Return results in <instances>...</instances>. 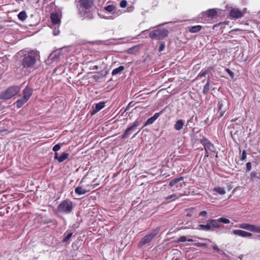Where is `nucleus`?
<instances>
[{
  "instance_id": "f257e3e1",
  "label": "nucleus",
  "mask_w": 260,
  "mask_h": 260,
  "mask_svg": "<svg viewBox=\"0 0 260 260\" xmlns=\"http://www.w3.org/2000/svg\"><path fill=\"white\" fill-rule=\"evenodd\" d=\"M93 6L92 0H78V7L79 13L84 17H90V14L87 12Z\"/></svg>"
},
{
  "instance_id": "f03ea898",
  "label": "nucleus",
  "mask_w": 260,
  "mask_h": 260,
  "mask_svg": "<svg viewBox=\"0 0 260 260\" xmlns=\"http://www.w3.org/2000/svg\"><path fill=\"white\" fill-rule=\"evenodd\" d=\"M200 143L204 147L205 151L204 158L209 156H214L215 154H216V157H217V153L216 152L215 147L208 140L205 138L200 139Z\"/></svg>"
},
{
  "instance_id": "7ed1b4c3",
  "label": "nucleus",
  "mask_w": 260,
  "mask_h": 260,
  "mask_svg": "<svg viewBox=\"0 0 260 260\" xmlns=\"http://www.w3.org/2000/svg\"><path fill=\"white\" fill-rule=\"evenodd\" d=\"M38 56V52L37 51L29 52L27 55L24 56L22 61L23 67L28 68L32 67L35 63Z\"/></svg>"
},
{
  "instance_id": "20e7f679",
  "label": "nucleus",
  "mask_w": 260,
  "mask_h": 260,
  "mask_svg": "<svg viewBox=\"0 0 260 260\" xmlns=\"http://www.w3.org/2000/svg\"><path fill=\"white\" fill-rule=\"evenodd\" d=\"M20 91L19 86H11L6 90L0 92V99L8 100L17 94Z\"/></svg>"
},
{
  "instance_id": "39448f33",
  "label": "nucleus",
  "mask_w": 260,
  "mask_h": 260,
  "mask_svg": "<svg viewBox=\"0 0 260 260\" xmlns=\"http://www.w3.org/2000/svg\"><path fill=\"white\" fill-rule=\"evenodd\" d=\"M57 210L59 213L69 214L73 210V203L69 200L63 201L58 205Z\"/></svg>"
},
{
  "instance_id": "423d86ee",
  "label": "nucleus",
  "mask_w": 260,
  "mask_h": 260,
  "mask_svg": "<svg viewBox=\"0 0 260 260\" xmlns=\"http://www.w3.org/2000/svg\"><path fill=\"white\" fill-rule=\"evenodd\" d=\"M169 35V31L166 29H156L149 32V37L152 39L162 40Z\"/></svg>"
},
{
  "instance_id": "0eeeda50",
  "label": "nucleus",
  "mask_w": 260,
  "mask_h": 260,
  "mask_svg": "<svg viewBox=\"0 0 260 260\" xmlns=\"http://www.w3.org/2000/svg\"><path fill=\"white\" fill-rule=\"evenodd\" d=\"M158 229L153 230L150 234L145 236L140 242L139 244L140 245H143L149 243L152 239L158 234Z\"/></svg>"
},
{
  "instance_id": "6e6552de",
  "label": "nucleus",
  "mask_w": 260,
  "mask_h": 260,
  "mask_svg": "<svg viewBox=\"0 0 260 260\" xmlns=\"http://www.w3.org/2000/svg\"><path fill=\"white\" fill-rule=\"evenodd\" d=\"M141 121L136 120L133 123V124L129 127H128L125 131L124 133L121 136L122 139H125L131 134V132H132L135 130L137 127L139 126L140 124Z\"/></svg>"
},
{
  "instance_id": "1a4fd4ad",
  "label": "nucleus",
  "mask_w": 260,
  "mask_h": 260,
  "mask_svg": "<svg viewBox=\"0 0 260 260\" xmlns=\"http://www.w3.org/2000/svg\"><path fill=\"white\" fill-rule=\"evenodd\" d=\"M218 113H219V117H222L228 108V102L225 100H221L218 103Z\"/></svg>"
},
{
  "instance_id": "9d476101",
  "label": "nucleus",
  "mask_w": 260,
  "mask_h": 260,
  "mask_svg": "<svg viewBox=\"0 0 260 260\" xmlns=\"http://www.w3.org/2000/svg\"><path fill=\"white\" fill-rule=\"evenodd\" d=\"M104 9L116 16H119L121 14V11L117 10L116 7L113 5H110L104 7Z\"/></svg>"
},
{
  "instance_id": "9b49d317",
  "label": "nucleus",
  "mask_w": 260,
  "mask_h": 260,
  "mask_svg": "<svg viewBox=\"0 0 260 260\" xmlns=\"http://www.w3.org/2000/svg\"><path fill=\"white\" fill-rule=\"evenodd\" d=\"M230 16L233 18H240L243 16V13L238 9H232L230 11Z\"/></svg>"
},
{
  "instance_id": "f8f14e48",
  "label": "nucleus",
  "mask_w": 260,
  "mask_h": 260,
  "mask_svg": "<svg viewBox=\"0 0 260 260\" xmlns=\"http://www.w3.org/2000/svg\"><path fill=\"white\" fill-rule=\"evenodd\" d=\"M233 233L242 237H251L252 236L251 233L241 230H235Z\"/></svg>"
},
{
  "instance_id": "ddd939ff",
  "label": "nucleus",
  "mask_w": 260,
  "mask_h": 260,
  "mask_svg": "<svg viewBox=\"0 0 260 260\" xmlns=\"http://www.w3.org/2000/svg\"><path fill=\"white\" fill-rule=\"evenodd\" d=\"M50 18L53 24L55 26L57 25L58 27H59L60 23V19L58 14L56 13H52L50 16Z\"/></svg>"
},
{
  "instance_id": "4468645a",
  "label": "nucleus",
  "mask_w": 260,
  "mask_h": 260,
  "mask_svg": "<svg viewBox=\"0 0 260 260\" xmlns=\"http://www.w3.org/2000/svg\"><path fill=\"white\" fill-rule=\"evenodd\" d=\"M208 224L210 226V231H213L214 229L218 228L219 225L218 222V221L217 219H209L207 220Z\"/></svg>"
},
{
  "instance_id": "2eb2a0df",
  "label": "nucleus",
  "mask_w": 260,
  "mask_h": 260,
  "mask_svg": "<svg viewBox=\"0 0 260 260\" xmlns=\"http://www.w3.org/2000/svg\"><path fill=\"white\" fill-rule=\"evenodd\" d=\"M105 106V103L104 102H101L99 103H97L95 105V107L94 108L91 114L94 115L101 109H102Z\"/></svg>"
},
{
  "instance_id": "dca6fc26",
  "label": "nucleus",
  "mask_w": 260,
  "mask_h": 260,
  "mask_svg": "<svg viewBox=\"0 0 260 260\" xmlns=\"http://www.w3.org/2000/svg\"><path fill=\"white\" fill-rule=\"evenodd\" d=\"M159 116V113H155L152 117L147 119V120L145 123L144 126L152 124L158 118Z\"/></svg>"
},
{
  "instance_id": "f3484780",
  "label": "nucleus",
  "mask_w": 260,
  "mask_h": 260,
  "mask_svg": "<svg viewBox=\"0 0 260 260\" xmlns=\"http://www.w3.org/2000/svg\"><path fill=\"white\" fill-rule=\"evenodd\" d=\"M184 124V122L183 120H178L174 124V128L176 131H180L183 128Z\"/></svg>"
},
{
  "instance_id": "a211bd4d",
  "label": "nucleus",
  "mask_w": 260,
  "mask_h": 260,
  "mask_svg": "<svg viewBox=\"0 0 260 260\" xmlns=\"http://www.w3.org/2000/svg\"><path fill=\"white\" fill-rule=\"evenodd\" d=\"M201 28L202 26L199 25L188 27V30L191 33H196L199 32L201 29Z\"/></svg>"
},
{
  "instance_id": "6ab92c4d",
  "label": "nucleus",
  "mask_w": 260,
  "mask_h": 260,
  "mask_svg": "<svg viewBox=\"0 0 260 260\" xmlns=\"http://www.w3.org/2000/svg\"><path fill=\"white\" fill-rule=\"evenodd\" d=\"M248 231L260 234V226L249 224Z\"/></svg>"
},
{
  "instance_id": "aec40b11",
  "label": "nucleus",
  "mask_w": 260,
  "mask_h": 260,
  "mask_svg": "<svg viewBox=\"0 0 260 260\" xmlns=\"http://www.w3.org/2000/svg\"><path fill=\"white\" fill-rule=\"evenodd\" d=\"M31 94L32 91L30 88L26 87L23 90V97L24 99H26V100H28L29 99Z\"/></svg>"
},
{
  "instance_id": "412c9836",
  "label": "nucleus",
  "mask_w": 260,
  "mask_h": 260,
  "mask_svg": "<svg viewBox=\"0 0 260 260\" xmlns=\"http://www.w3.org/2000/svg\"><path fill=\"white\" fill-rule=\"evenodd\" d=\"M75 192L78 195H83L85 194L87 191L82 187L78 186L75 188Z\"/></svg>"
},
{
  "instance_id": "4be33fe9",
  "label": "nucleus",
  "mask_w": 260,
  "mask_h": 260,
  "mask_svg": "<svg viewBox=\"0 0 260 260\" xmlns=\"http://www.w3.org/2000/svg\"><path fill=\"white\" fill-rule=\"evenodd\" d=\"M197 230H202L205 231H210V226L208 224V221H207L206 224H199L198 227L196 228Z\"/></svg>"
},
{
  "instance_id": "5701e85b",
  "label": "nucleus",
  "mask_w": 260,
  "mask_h": 260,
  "mask_svg": "<svg viewBox=\"0 0 260 260\" xmlns=\"http://www.w3.org/2000/svg\"><path fill=\"white\" fill-rule=\"evenodd\" d=\"M206 14L207 16L213 18L217 15V12L216 9H211L206 11Z\"/></svg>"
},
{
  "instance_id": "b1692460",
  "label": "nucleus",
  "mask_w": 260,
  "mask_h": 260,
  "mask_svg": "<svg viewBox=\"0 0 260 260\" xmlns=\"http://www.w3.org/2000/svg\"><path fill=\"white\" fill-rule=\"evenodd\" d=\"M124 70V66H119V67L114 69L112 71V75L113 76L117 75V74L121 73V72H122Z\"/></svg>"
},
{
  "instance_id": "393cba45",
  "label": "nucleus",
  "mask_w": 260,
  "mask_h": 260,
  "mask_svg": "<svg viewBox=\"0 0 260 260\" xmlns=\"http://www.w3.org/2000/svg\"><path fill=\"white\" fill-rule=\"evenodd\" d=\"M28 100H26V99H24V98L23 96L22 98L19 99L16 102V106L18 108H20L23 106V105Z\"/></svg>"
},
{
  "instance_id": "a878e982",
  "label": "nucleus",
  "mask_w": 260,
  "mask_h": 260,
  "mask_svg": "<svg viewBox=\"0 0 260 260\" xmlns=\"http://www.w3.org/2000/svg\"><path fill=\"white\" fill-rule=\"evenodd\" d=\"M209 86H210V79H209V77L208 76L207 82H206V84L204 85L203 90V92L204 94L207 93L209 91Z\"/></svg>"
},
{
  "instance_id": "bb28decb",
  "label": "nucleus",
  "mask_w": 260,
  "mask_h": 260,
  "mask_svg": "<svg viewBox=\"0 0 260 260\" xmlns=\"http://www.w3.org/2000/svg\"><path fill=\"white\" fill-rule=\"evenodd\" d=\"M183 179H184L183 177H180L178 178L175 179L170 182L169 185L171 187H172V186H174L175 184H176L177 183H178L180 181L183 180Z\"/></svg>"
},
{
  "instance_id": "cd10ccee",
  "label": "nucleus",
  "mask_w": 260,
  "mask_h": 260,
  "mask_svg": "<svg viewBox=\"0 0 260 260\" xmlns=\"http://www.w3.org/2000/svg\"><path fill=\"white\" fill-rule=\"evenodd\" d=\"M69 156V153L67 152L62 153L60 156L59 158V162H63L64 160L67 159Z\"/></svg>"
},
{
  "instance_id": "c85d7f7f",
  "label": "nucleus",
  "mask_w": 260,
  "mask_h": 260,
  "mask_svg": "<svg viewBox=\"0 0 260 260\" xmlns=\"http://www.w3.org/2000/svg\"><path fill=\"white\" fill-rule=\"evenodd\" d=\"M18 17L19 20L21 21H24L27 18V15L26 12L25 11L20 12L18 15Z\"/></svg>"
},
{
  "instance_id": "c756f323",
  "label": "nucleus",
  "mask_w": 260,
  "mask_h": 260,
  "mask_svg": "<svg viewBox=\"0 0 260 260\" xmlns=\"http://www.w3.org/2000/svg\"><path fill=\"white\" fill-rule=\"evenodd\" d=\"M209 70H206L205 71H202L197 76V79L202 78V77H205L206 75L208 74L209 73Z\"/></svg>"
},
{
  "instance_id": "7c9ffc66",
  "label": "nucleus",
  "mask_w": 260,
  "mask_h": 260,
  "mask_svg": "<svg viewBox=\"0 0 260 260\" xmlns=\"http://www.w3.org/2000/svg\"><path fill=\"white\" fill-rule=\"evenodd\" d=\"M214 190L221 195L224 194L225 193L224 189L222 187L214 188Z\"/></svg>"
},
{
  "instance_id": "2f4dec72",
  "label": "nucleus",
  "mask_w": 260,
  "mask_h": 260,
  "mask_svg": "<svg viewBox=\"0 0 260 260\" xmlns=\"http://www.w3.org/2000/svg\"><path fill=\"white\" fill-rule=\"evenodd\" d=\"M217 220L219 222H222L225 224H228L230 222V221L229 219L223 217L218 218Z\"/></svg>"
},
{
  "instance_id": "473e14b6",
  "label": "nucleus",
  "mask_w": 260,
  "mask_h": 260,
  "mask_svg": "<svg viewBox=\"0 0 260 260\" xmlns=\"http://www.w3.org/2000/svg\"><path fill=\"white\" fill-rule=\"evenodd\" d=\"M249 224L248 223H241L239 225V227L241 229L246 230L248 231Z\"/></svg>"
},
{
  "instance_id": "72a5a7b5",
  "label": "nucleus",
  "mask_w": 260,
  "mask_h": 260,
  "mask_svg": "<svg viewBox=\"0 0 260 260\" xmlns=\"http://www.w3.org/2000/svg\"><path fill=\"white\" fill-rule=\"evenodd\" d=\"M72 235H73V233H69L66 236V237L63 239L62 241L63 242H67L70 240V239L72 236Z\"/></svg>"
},
{
  "instance_id": "f704fd0d",
  "label": "nucleus",
  "mask_w": 260,
  "mask_h": 260,
  "mask_svg": "<svg viewBox=\"0 0 260 260\" xmlns=\"http://www.w3.org/2000/svg\"><path fill=\"white\" fill-rule=\"evenodd\" d=\"M127 1L125 0H122L119 4V6L122 8H124L127 6Z\"/></svg>"
},
{
  "instance_id": "c9c22d12",
  "label": "nucleus",
  "mask_w": 260,
  "mask_h": 260,
  "mask_svg": "<svg viewBox=\"0 0 260 260\" xmlns=\"http://www.w3.org/2000/svg\"><path fill=\"white\" fill-rule=\"evenodd\" d=\"M61 148V145L59 144H56L53 147V151L54 152H57V151H58L59 150H60Z\"/></svg>"
},
{
  "instance_id": "e433bc0d",
  "label": "nucleus",
  "mask_w": 260,
  "mask_h": 260,
  "mask_svg": "<svg viewBox=\"0 0 260 260\" xmlns=\"http://www.w3.org/2000/svg\"><path fill=\"white\" fill-rule=\"evenodd\" d=\"M187 241V238L185 236H181L177 240L178 242H184Z\"/></svg>"
},
{
  "instance_id": "4c0bfd02",
  "label": "nucleus",
  "mask_w": 260,
  "mask_h": 260,
  "mask_svg": "<svg viewBox=\"0 0 260 260\" xmlns=\"http://www.w3.org/2000/svg\"><path fill=\"white\" fill-rule=\"evenodd\" d=\"M57 27H58L57 26ZM53 35L54 36H57L59 34V30L58 29V27L56 28V26L54 27V30L53 31Z\"/></svg>"
},
{
  "instance_id": "58836bf2",
  "label": "nucleus",
  "mask_w": 260,
  "mask_h": 260,
  "mask_svg": "<svg viewBox=\"0 0 260 260\" xmlns=\"http://www.w3.org/2000/svg\"><path fill=\"white\" fill-rule=\"evenodd\" d=\"M165 43L162 42L160 44V46H159V52H161L164 49H165Z\"/></svg>"
},
{
  "instance_id": "ea45409f",
  "label": "nucleus",
  "mask_w": 260,
  "mask_h": 260,
  "mask_svg": "<svg viewBox=\"0 0 260 260\" xmlns=\"http://www.w3.org/2000/svg\"><path fill=\"white\" fill-rule=\"evenodd\" d=\"M225 71L231 77H233L234 73L233 72H232L229 69H226Z\"/></svg>"
},
{
  "instance_id": "a19ab883",
  "label": "nucleus",
  "mask_w": 260,
  "mask_h": 260,
  "mask_svg": "<svg viewBox=\"0 0 260 260\" xmlns=\"http://www.w3.org/2000/svg\"><path fill=\"white\" fill-rule=\"evenodd\" d=\"M246 152L245 151H243L242 152V153L241 155V159L243 160L246 158Z\"/></svg>"
},
{
  "instance_id": "79ce46f5",
  "label": "nucleus",
  "mask_w": 260,
  "mask_h": 260,
  "mask_svg": "<svg viewBox=\"0 0 260 260\" xmlns=\"http://www.w3.org/2000/svg\"><path fill=\"white\" fill-rule=\"evenodd\" d=\"M207 212L205 211H201L199 213L200 216H206Z\"/></svg>"
},
{
  "instance_id": "37998d69",
  "label": "nucleus",
  "mask_w": 260,
  "mask_h": 260,
  "mask_svg": "<svg viewBox=\"0 0 260 260\" xmlns=\"http://www.w3.org/2000/svg\"><path fill=\"white\" fill-rule=\"evenodd\" d=\"M196 245L198 247H205L207 245L206 243H198L196 244Z\"/></svg>"
},
{
  "instance_id": "c03bdc74",
  "label": "nucleus",
  "mask_w": 260,
  "mask_h": 260,
  "mask_svg": "<svg viewBox=\"0 0 260 260\" xmlns=\"http://www.w3.org/2000/svg\"><path fill=\"white\" fill-rule=\"evenodd\" d=\"M246 168L248 171H250L251 169V163L248 162L246 164Z\"/></svg>"
},
{
  "instance_id": "a18cd8bd",
  "label": "nucleus",
  "mask_w": 260,
  "mask_h": 260,
  "mask_svg": "<svg viewBox=\"0 0 260 260\" xmlns=\"http://www.w3.org/2000/svg\"><path fill=\"white\" fill-rule=\"evenodd\" d=\"M212 248L214 250H216L218 252H219L221 251L220 249L216 245L213 246Z\"/></svg>"
},
{
  "instance_id": "49530a36",
  "label": "nucleus",
  "mask_w": 260,
  "mask_h": 260,
  "mask_svg": "<svg viewBox=\"0 0 260 260\" xmlns=\"http://www.w3.org/2000/svg\"><path fill=\"white\" fill-rule=\"evenodd\" d=\"M59 156H58V153L57 152H55L54 159H57L58 161H59Z\"/></svg>"
},
{
  "instance_id": "de8ad7c7",
  "label": "nucleus",
  "mask_w": 260,
  "mask_h": 260,
  "mask_svg": "<svg viewBox=\"0 0 260 260\" xmlns=\"http://www.w3.org/2000/svg\"><path fill=\"white\" fill-rule=\"evenodd\" d=\"M251 177L252 178H254L255 177L258 178L257 176V174L256 173H252L251 174Z\"/></svg>"
},
{
  "instance_id": "09e8293b",
  "label": "nucleus",
  "mask_w": 260,
  "mask_h": 260,
  "mask_svg": "<svg viewBox=\"0 0 260 260\" xmlns=\"http://www.w3.org/2000/svg\"><path fill=\"white\" fill-rule=\"evenodd\" d=\"M175 196H176V195H175V194H172V195H171V196H170L167 197L166 198V199H167V200H169V199H172V198H173V197H175Z\"/></svg>"
},
{
  "instance_id": "8fccbe9b",
  "label": "nucleus",
  "mask_w": 260,
  "mask_h": 260,
  "mask_svg": "<svg viewBox=\"0 0 260 260\" xmlns=\"http://www.w3.org/2000/svg\"><path fill=\"white\" fill-rule=\"evenodd\" d=\"M135 49V48H129L128 50V53H132L133 52V50Z\"/></svg>"
},
{
  "instance_id": "3c124183",
  "label": "nucleus",
  "mask_w": 260,
  "mask_h": 260,
  "mask_svg": "<svg viewBox=\"0 0 260 260\" xmlns=\"http://www.w3.org/2000/svg\"><path fill=\"white\" fill-rule=\"evenodd\" d=\"M103 18H105V19H113V18H112V16H103Z\"/></svg>"
},
{
  "instance_id": "603ef678",
  "label": "nucleus",
  "mask_w": 260,
  "mask_h": 260,
  "mask_svg": "<svg viewBox=\"0 0 260 260\" xmlns=\"http://www.w3.org/2000/svg\"><path fill=\"white\" fill-rule=\"evenodd\" d=\"M247 11V9L246 8H244L242 11V13H243V14H245L246 13Z\"/></svg>"
},
{
  "instance_id": "864d4df0",
  "label": "nucleus",
  "mask_w": 260,
  "mask_h": 260,
  "mask_svg": "<svg viewBox=\"0 0 260 260\" xmlns=\"http://www.w3.org/2000/svg\"><path fill=\"white\" fill-rule=\"evenodd\" d=\"M188 241V242H193L194 241V240L192 239H187V241Z\"/></svg>"
},
{
  "instance_id": "5fc2aeb1",
  "label": "nucleus",
  "mask_w": 260,
  "mask_h": 260,
  "mask_svg": "<svg viewBox=\"0 0 260 260\" xmlns=\"http://www.w3.org/2000/svg\"><path fill=\"white\" fill-rule=\"evenodd\" d=\"M140 130H139L137 133H136L134 135V136L133 137V138H134V137H135L137 135V134L140 132Z\"/></svg>"
},
{
  "instance_id": "6e6d98bb",
  "label": "nucleus",
  "mask_w": 260,
  "mask_h": 260,
  "mask_svg": "<svg viewBox=\"0 0 260 260\" xmlns=\"http://www.w3.org/2000/svg\"><path fill=\"white\" fill-rule=\"evenodd\" d=\"M202 82H205V80H203L202 81Z\"/></svg>"
},
{
  "instance_id": "4d7b16f0",
  "label": "nucleus",
  "mask_w": 260,
  "mask_h": 260,
  "mask_svg": "<svg viewBox=\"0 0 260 260\" xmlns=\"http://www.w3.org/2000/svg\"><path fill=\"white\" fill-rule=\"evenodd\" d=\"M259 13H260V11L259 12Z\"/></svg>"
}]
</instances>
